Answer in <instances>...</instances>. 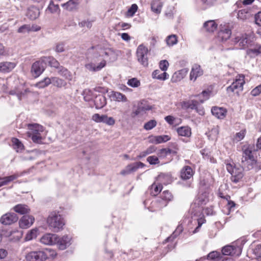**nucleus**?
Here are the masks:
<instances>
[{"label": "nucleus", "mask_w": 261, "mask_h": 261, "mask_svg": "<svg viewBox=\"0 0 261 261\" xmlns=\"http://www.w3.org/2000/svg\"><path fill=\"white\" fill-rule=\"evenodd\" d=\"M208 201V196L206 193H204L198 196L194 203H192L189 211L191 215V217H198L199 218L196 220L198 226L193 231L192 233H195L199 231V229L201 225L204 223L205 220L202 215V205L205 204Z\"/></svg>", "instance_id": "1"}, {"label": "nucleus", "mask_w": 261, "mask_h": 261, "mask_svg": "<svg viewBox=\"0 0 261 261\" xmlns=\"http://www.w3.org/2000/svg\"><path fill=\"white\" fill-rule=\"evenodd\" d=\"M87 59L88 62L85 64V67L89 71L97 72L106 66V60L101 57L95 46L88 49Z\"/></svg>", "instance_id": "2"}, {"label": "nucleus", "mask_w": 261, "mask_h": 261, "mask_svg": "<svg viewBox=\"0 0 261 261\" xmlns=\"http://www.w3.org/2000/svg\"><path fill=\"white\" fill-rule=\"evenodd\" d=\"M27 126V136L31 138L33 142L41 143L45 138L46 132L43 126L38 123H30L28 124Z\"/></svg>", "instance_id": "3"}, {"label": "nucleus", "mask_w": 261, "mask_h": 261, "mask_svg": "<svg viewBox=\"0 0 261 261\" xmlns=\"http://www.w3.org/2000/svg\"><path fill=\"white\" fill-rule=\"evenodd\" d=\"M47 223L54 232H59L63 229L65 221L62 215L59 212H51L47 218Z\"/></svg>", "instance_id": "4"}, {"label": "nucleus", "mask_w": 261, "mask_h": 261, "mask_svg": "<svg viewBox=\"0 0 261 261\" xmlns=\"http://www.w3.org/2000/svg\"><path fill=\"white\" fill-rule=\"evenodd\" d=\"M97 51L101 57L107 61L111 62L115 61L119 56V51L115 50L112 48H102L100 46H95Z\"/></svg>", "instance_id": "5"}, {"label": "nucleus", "mask_w": 261, "mask_h": 261, "mask_svg": "<svg viewBox=\"0 0 261 261\" xmlns=\"http://www.w3.org/2000/svg\"><path fill=\"white\" fill-rule=\"evenodd\" d=\"M50 249H46L43 251H31L25 256L27 261H45L50 255L53 253Z\"/></svg>", "instance_id": "6"}, {"label": "nucleus", "mask_w": 261, "mask_h": 261, "mask_svg": "<svg viewBox=\"0 0 261 261\" xmlns=\"http://www.w3.org/2000/svg\"><path fill=\"white\" fill-rule=\"evenodd\" d=\"M253 39L254 35L253 34H245L241 37H236L232 40V43L237 45L236 47L237 48L243 49L247 47L253 41Z\"/></svg>", "instance_id": "7"}, {"label": "nucleus", "mask_w": 261, "mask_h": 261, "mask_svg": "<svg viewBox=\"0 0 261 261\" xmlns=\"http://www.w3.org/2000/svg\"><path fill=\"white\" fill-rule=\"evenodd\" d=\"M229 173L231 180L235 183L239 182L243 177V169L239 165L233 166L229 163Z\"/></svg>", "instance_id": "8"}, {"label": "nucleus", "mask_w": 261, "mask_h": 261, "mask_svg": "<svg viewBox=\"0 0 261 261\" xmlns=\"http://www.w3.org/2000/svg\"><path fill=\"white\" fill-rule=\"evenodd\" d=\"M242 243L240 240H237L229 245V261L236 260L242 253Z\"/></svg>", "instance_id": "9"}, {"label": "nucleus", "mask_w": 261, "mask_h": 261, "mask_svg": "<svg viewBox=\"0 0 261 261\" xmlns=\"http://www.w3.org/2000/svg\"><path fill=\"white\" fill-rule=\"evenodd\" d=\"M244 83V76L239 75L236 77L234 81L229 86V90H230L234 95H236L238 96L243 90Z\"/></svg>", "instance_id": "10"}, {"label": "nucleus", "mask_w": 261, "mask_h": 261, "mask_svg": "<svg viewBox=\"0 0 261 261\" xmlns=\"http://www.w3.org/2000/svg\"><path fill=\"white\" fill-rule=\"evenodd\" d=\"M148 51L147 47L143 44L139 45L137 49L136 54L138 60L144 66L148 65Z\"/></svg>", "instance_id": "11"}, {"label": "nucleus", "mask_w": 261, "mask_h": 261, "mask_svg": "<svg viewBox=\"0 0 261 261\" xmlns=\"http://www.w3.org/2000/svg\"><path fill=\"white\" fill-rule=\"evenodd\" d=\"M43 60V57H42L39 60L36 61L32 65L31 72L35 77L40 76L45 69V64Z\"/></svg>", "instance_id": "12"}, {"label": "nucleus", "mask_w": 261, "mask_h": 261, "mask_svg": "<svg viewBox=\"0 0 261 261\" xmlns=\"http://www.w3.org/2000/svg\"><path fill=\"white\" fill-rule=\"evenodd\" d=\"M173 195L168 191H164L161 195L159 198L157 199L159 208H162L166 206L168 203L173 199Z\"/></svg>", "instance_id": "13"}, {"label": "nucleus", "mask_w": 261, "mask_h": 261, "mask_svg": "<svg viewBox=\"0 0 261 261\" xmlns=\"http://www.w3.org/2000/svg\"><path fill=\"white\" fill-rule=\"evenodd\" d=\"M58 236L56 234L47 233L40 239V242L45 245L52 246L56 244Z\"/></svg>", "instance_id": "14"}, {"label": "nucleus", "mask_w": 261, "mask_h": 261, "mask_svg": "<svg viewBox=\"0 0 261 261\" xmlns=\"http://www.w3.org/2000/svg\"><path fill=\"white\" fill-rule=\"evenodd\" d=\"M18 219L17 215L14 213H8L2 216L0 222L4 225H10L16 222Z\"/></svg>", "instance_id": "15"}, {"label": "nucleus", "mask_w": 261, "mask_h": 261, "mask_svg": "<svg viewBox=\"0 0 261 261\" xmlns=\"http://www.w3.org/2000/svg\"><path fill=\"white\" fill-rule=\"evenodd\" d=\"M15 62L3 61L0 62V72L7 73L11 72L16 66Z\"/></svg>", "instance_id": "16"}, {"label": "nucleus", "mask_w": 261, "mask_h": 261, "mask_svg": "<svg viewBox=\"0 0 261 261\" xmlns=\"http://www.w3.org/2000/svg\"><path fill=\"white\" fill-rule=\"evenodd\" d=\"M56 244L61 250H64L67 247L71 244V238L67 235H65L62 237L58 236Z\"/></svg>", "instance_id": "17"}, {"label": "nucleus", "mask_w": 261, "mask_h": 261, "mask_svg": "<svg viewBox=\"0 0 261 261\" xmlns=\"http://www.w3.org/2000/svg\"><path fill=\"white\" fill-rule=\"evenodd\" d=\"M153 107L150 105L149 102L145 100H141L138 104L137 110L134 112L135 115H138L142 112L151 110Z\"/></svg>", "instance_id": "18"}, {"label": "nucleus", "mask_w": 261, "mask_h": 261, "mask_svg": "<svg viewBox=\"0 0 261 261\" xmlns=\"http://www.w3.org/2000/svg\"><path fill=\"white\" fill-rule=\"evenodd\" d=\"M35 218L33 216L30 215L23 216L19 220V226L22 228H28L34 223Z\"/></svg>", "instance_id": "19"}, {"label": "nucleus", "mask_w": 261, "mask_h": 261, "mask_svg": "<svg viewBox=\"0 0 261 261\" xmlns=\"http://www.w3.org/2000/svg\"><path fill=\"white\" fill-rule=\"evenodd\" d=\"M188 69L187 68H183L181 70H178L174 73L173 74L171 81L173 83H176L183 79L187 74Z\"/></svg>", "instance_id": "20"}, {"label": "nucleus", "mask_w": 261, "mask_h": 261, "mask_svg": "<svg viewBox=\"0 0 261 261\" xmlns=\"http://www.w3.org/2000/svg\"><path fill=\"white\" fill-rule=\"evenodd\" d=\"M227 110L221 107H213L211 109L212 114L218 119H223L226 115Z\"/></svg>", "instance_id": "21"}, {"label": "nucleus", "mask_w": 261, "mask_h": 261, "mask_svg": "<svg viewBox=\"0 0 261 261\" xmlns=\"http://www.w3.org/2000/svg\"><path fill=\"white\" fill-rule=\"evenodd\" d=\"M203 71L199 65L195 64L193 66L190 74L191 80L195 81L196 79L202 75Z\"/></svg>", "instance_id": "22"}, {"label": "nucleus", "mask_w": 261, "mask_h": 261, "mask_svg": "<svg viewBox=\"0 0 261 261\" xmlns=\"http://www.w3.org/2000/svg\"><path fill=\"white\" fill-rule=\"evenodd\" d=\"M151 10L155 14L159 15L161 13L163 6L160 0H153L150 3Z\"/></svg>", "instance_id": "23"}, {"label": "nucleus", "mask_w": 261, "mask_h": 261, "mask_svg": "<svg viewBox=\"0 0 261 261\" xmlns=\"http://www.w3.org/2000/svg\"><path fill=\"white\" fill-rule=\"evenodd\" d=\"M256 160L254 158L248 159H242V163L243 166L247 170H251L256 165Z\"/></svg>", "instance_id": "24"}, {"label": "nucleus", "mask_w": 261, "mask_h": 261, "mask_svg": "<svg viewBox=\"0 0 261 261\" xmlns=\"http://www.w3.org/2000/svg\"><path fill=\"white\" fill-rule=\"evenodd\" d=\"M40 15V11L38 8L34 6H31L28 8L27 16L32 20L37 19Z\"/></svg>", "instance_id": "25"}, {"label": "nucleus", "mask_w": 261, "mask_h": 261, "mask_svg": "<svg viewBox=\"0 0 261 261\" xmlns=\"http://www.w3.org/2000/svg\"><path fill=\"white\" fill-rule=\"evenodd\" d=\"M94 102L96 109H101L107 103L106 98L102 94H98L95 97Z\"/></svg>", "instance_id": "26"}, {"label": "nucleus", "mask_w": 261, "mask_h": 261, "mask_svg": "<svg viewBox=\"0 0 261 261\" xmlns=\"http://www.w3.org/2000/svg\"><path fill=\"white\" fill-rule=\"evenodd\" d=\"M57 72L60 75L64 77L69 81H72L73 79V74L71 72L63 66L59 67Z\"/></svg>", "instance_id": "27"}, {"label": "nucleus", "mask_w": 261, "mask_h": 261, "mask_svg": "<svg viewBox=\"0 0 261 261\" xmlns=\"http://www.w3.org/2000/svg\"><path fill=\"white\" fill-rule=\"evenodd\" d=\"M193 174L194 172L192 169L188 166L184 167L180 172L181 177L184 179H190L193 176Z\"/></svg>", "instance_id": "28"}, {"label": "nucleus", "mask_w": 261, "mask_h": 261, "mask_svg": "<svg viewBox=\"0 0 261 261\" xmlns=\"http://www.w3.org/2000/svg\"><path fill=\"white\" fill-rule=\"evenodd\" d=\"M176 132L179 136L189 138L192 134L191 128L188 126H184L178 127Z\"/></svg>", "instance_id": "29"}, {"label": "nucleus", "mask_w": 261, "mask_h": 261, "mask_svg": "<svg viewBox=\"0 0 261 261\" xmlns=\"http://www.w3.org/2000/svg\"><path fill=\"white\" fill-rule=\"evenodd\" d=\"M43 60L45 64L48 63L49 65L52 67L57 68L58 70L61 66L60 65L59 62L53 57H42Z\"/></svg>", "instance_id": "30"}, {"label": "nucleus", "mask_w": 261, "mask_h": 261, "mask_svg": "<svg viewBox=\"0 0 261 261\" xmlns=\"http://www.w3.org/2000/svg\"><path fill=\"white\" fill-rule=\"evenodd\" d=\"M243 157L242 159H248L254 158L252 155V151L256 150L253 149L251 145H244L242 148Z\"/></svg>", "instance_id": "31"}, {"label": "nucleus", "mask_w": 261, "mask_h": 261, "mask_svg": "<svg viewBox=\"0 0 261 261\" xmlns=\"http://www.w3.org/2000/svg\"><path fill=\"white\" fill-rule=\"evenodd\" d=\"M13 210L18 214L21 215L29 213L30 209L28 205L25 204H19L15 205L13 207Z\"/></svg>", "instance_id": "32"}, {"label": "nucleus", "mask_w": 261, "mask_h": 261, "mask_svg": "<svg viewBox=\"0 0 261 261\" xmlns=\"http://www.w3.org/2000/svg\"><path fill=\"white\" fill-rule=\"evenodd\" d=\"M218 27V24L214 20H208L204 23L203 28L205 30L208 32H213L215 31Z\"/></svg>", "instance_id": "33"}, {"label": "nucleus", "mask_w": 261, "mask_h": 261, "mask_svg": "<svg viewBox=\"0 0 261 261\" xmlns=\"http://www.w3.org/2000/svg\"><path fill=\"white\" fill-rule=\"evenodd\" d=\"M152 76L153 79H156L158 80L165 81L166 79H168L169 75L166 72H161L159 70H154L152 73Z\"/></svg>", "instance_id": "34"}, {"label": "nucleus", "mask_w": 261, "mask_h": 261, "mask_svg": "<svg viewBox=\"0 0 261 261\" xmlns=\"http://www.w3.org/2000/svg\"><path fill=\"white\" fill-rule=\"evenodd\" d=\"M111 97L114 100L118 102H126L127 100V99L125 95L118 92H112Z\"/></svg>", "instance_id": "35"}, {"label": "nucleus", "mask_w": 261, "mask_h": 261, "mask_svg": "<svg viewBox=\"0 0 261 261\" xmlns=\"http://www.w3.org/2000/svg\"><path fill=\"white\" fill-rule=\"evenodd\" d=\"M51 79V84L58 88L65 87L67 85L66 82L63 79L58 77H52Z\"/></svg>", "instance_id": "36"}, {"label": "nucleus", "mask_w": 261, "mask_h": 261, "mask_svg": "<svg viewBox=\"0 0 261 261\" xmlns=\"http://www.w3.org/2000/svg\"><path fill=\"white\" fill-rule=\"evenodd\" d=\"M219 195L220 197L225 199L227 201V205L228 204V200L227 199L228 189L226 184L220 186L219 189Z\"/></svg>", "instance_id": "37"}, {"label": "nucleus", "mask_w": 261, "mask_h": 261, "mask_svg": "<svg viewBox=\"0 0 261 261\" xmlns=\"http://www.w3.org/2000/svg\"><path fill=\"white\" fill-rule=\"evenodd\" d=\"M12 147L16 152H21L24 148L22 143L17 138H13L12 139Z\"/></svg>", "instance_id": "38"}, {"label": "nucleus", "mask_w": 261, "mask_h": 261, "mask_svg": "<svg viewBox=\"0 0 261 261\" xmlns=\"http://www.w3.org/2000/svg\"><path fill=\"white\" fill-rule=\"evenodd\" d=\"M220 255V252L217 251H213L208 254L207 259L216 260V261H226V258H222Z\"/></svg>", "instance_id": "39"}, {"label": "nucleus", "mask_w": 261, "mask_h": 261, "mask_svg": "<svg viewBox=\"0 0 261 261\" xmlns=\"http://www.w3.org/2000/svg\"><path fill=\"white\" fill-rule=\"evenodd\" d=\"M137 170V166L134 163L127 165L123 170H122L120 174L122 175H125L131 173L136 171Z\"/></svg>", "instance_id": "40"}, {"label": "nucleus", "mask_w": 261, "mask_h": 261, "mask_svg": "<svg viewBox=\"0 0 261 261\" xmlns=\"http://www.w3.org/2000/svg\"><path fill=\"white\" fill-rule=\"evenodd\" d=\"M28 89H25L22 91L20 90L19 88H16L15 89L10 90L9 94L12 95H16L18 99L20 100L22 97L28 92Z\"/></svg>", "instance_id": "41"}, {"label": "nucleus", "mask_w": 261, "mask_h": 261, "mask_svg": "<svg viewBox=\"0 0 261 261\" xmlns=\"http://www.w3.org/2000/svg\"><path fill=\"white\" fill-rule=\"evenodd\" d=\"M78 3V0H69L66 3L62 5V6L64 9L67 10H72L74 9Z\"/></svg>", "instance_id": "42"}, {"label": "nucleus", "mask_w": 261, "mask_h": 261, "mask_svg": "<svg viewBox=\"0 0 261 261\" xmlns=\"http://www.w3.org/2000/svg\"><path fill=\"white\" fill-rule=\"evenodd\" d=\"M162 189V186L160 184L154 183L150 187V194L152 196H156Z\"/></svg>", "instance_id": "43"}, {"label": "nucleus", "mask_w": 261, "mask_h": 261, "mask_svg": "<svg viewBox=\"0 0 261 261\" xmlns=\"http://www.w3.org/2000/svg\"><path fill=\"white\" fill-rule=\"evenodd\" d=\"M206 134L209 140L215 141L217 140L219 134L218 128L217 127H214Z\"/></svg>", "instance_id": "44"}, {"label": "nucleus", "mask_w": 261, "mask_h": 261, "mask_svg": "<svg viewBox=\"0 0 261 261\" xmlns=\"http://www.w3.org/2000/svg\"><path fill=\"white\" fill-rule=\"evenodd\" d=\"M18 177L17 175H12L9 176L5 177L4 178H0V187L7 185L10 182L16 179Z\"/></svg>", "instance_id": "45"}, {"label": "nucleus", "mask_w": 261, "mask_h": 261, "mask_svg": "<svg viewBox=\"0 0 261 261\" xmlns=\"http://www.w3.org/2000/svg\"><path fill=\"white\" fill-rule=\"evenodd\" d=\"M159 179L165 185L169 184L172 181V178L170 174L162 173L159 176Z\"/></svg>", "instance_id": "46"}, {"label": "nucleus", "mask_w": 261, "mask_h": 261, "mask_svg": "<svg viewBox=\"0 0 261 261\" xmlns=\"http://www.w3.org/2000/svg\"><path fill=\"white\" fill-rule=\"evenodd\" d=\"M51 84V79L49 77H45L43 80L38 82L35 86L38 88H44L47 87Z\"/></svg>", "instance_id": "47"}, {"label": "nucleus", "mask_w": 261, "mask_h": 261, "mask_svg": "<svg viewBox=\"0 0 261 261\" xmlns=\"http://www.w3.org/2000/svg\"><path fill=\"white\" fill-rule=\"evenodd\" d=\"M218 40L220 42H226L228 39V32L219 31L218 33Z\"/></svg>", "instance_id": "48"}, {"label": "nucleus", "mask_w": 261, "mask_h": 261, "mask_svg": "<svg viewBox=\"0 0 261 261\" xmlns=\"http://www.w3.org/2000/svg\"><path fill=\"white\" fill-rule=\"evenodd\" d=\"M156 148L154 146H149L146 150L140 152V154L138 156L139 159L144 158L147 155L151 154L155 151Z\"/></svg>", "instance_id": "49"}, {"label": "nucleus", "mask_w": 261, "mask_h": 261, "mask_svg": "<svg viewBox=\"0 0 261 261\" xmlns=\"http://www.w3.org/2000/svg\"><path fill=\"white\" fill-rule=\"evenodd\" d=\"M210 93L209 91H203L200 94L195 95V96L198 97L199 102L202 103L209 98Z\"/></svg>", "instance_id": "50"}, {"label": "nucleus", "mask_w": 261, "mask_h": 261, "mask_svg": "<svg viewBox=\"0 0 261 261\" xmlns=\"http://www.w3.org/2000/svg\"><path fill=\"white\" fill-rule=\"evenodd\" d=\"M101 122L108 125H113L115 123V120L112 117H109L107 115H102Z\"/></svg>", "instance_id": "51"}, {"label": "nucleus", "mask_w": 261, "mask_h": 261, "mask_svg": "<svg viewBox=\"0 0 261 261\" xmlns=\"http://www.w3.org/2000/svg\"><path fill=\"white\" fill-rule=\"evenodd\" d=\"M38 229L37 228L32 229L30 230L25 236V240L27 241H30L34 238H35L38 234Z\"/></svg>", "instance_id": "52"}, {"label": "nucleus", "mask_w": 261, "mask_h": 261, "mask_svg": "<svg viewBox=\"0 0 261 261\" xmlns=\"http://www.w3.org/2000/svg\"><path fill=\"white\" fill-rule=\"evenodd\" d=\"M250 13L246 9H242L238 12V18L242 20H245L250 17Z\"/></svg>", "instance_id": "53"}, {"label": "nucleus", "mask_w": 261, "mask_h": 261, "mask_svg": "<svg viewBox=\"0 0 261 261\" xmlns=\"http://www.w3.org/2000/svg\"><path fill=\"white\" fill-rule=\"evenodd\" d=\"M166 41L168 45L173 46L177 42V37L175 35H169L166 38Z\"/></svg>", "instance_id": "54"}, {"label": "nucleus", "mask_w": 261, "mask_h": 261, "mask_svg": "<svg viewBox=\"0 0 261 261\" xmlns=\"http://www.w3.org/2000/svg\"><path fill=\"white\" fill-rule=\"evenodd\" d=\"M157 124V122L155 120H150L145 123L144 125V128L146 130H149L155 127Z\"/></svg>", "instance_id": "55"}, {"label": "nucleus", "mask_w": 261, "mask_h": 261, "mask_svg": "<svg viewBox=\"0 0 261 261\" xmlns=\"http://www.w3.org/2000/svg\"><path fill=\"white\" fill-rule=\"evenodd\" d=\"M170 139L168 135L156 136V144L166 142Z\"/></svg>", "instance_id": "56"}, {"label": "nucleus", "mask_w": 261, "mask_h": 261, "mask_svg": "<svg viewBox=\"0 0 261 261\" xmlns=\"http://www.w3.org/2000/svg\"><path fill=\"white\" fill-rule=\"evenodd\" d=\"M84 99L86 101H90L92 99V91L88 89H85L83 91Z\"/></svg>", "instance_id": "57"}, {"label": "nucleus", "mask_w": 261, "mask_h": 261, "mask_svg": "<svg viewBox=\"0 0 261 261\" xmlns=\"http://www.w3.org/2000/svg\"><path fill=\"white\" fill-rule=\"evenodd\" d=\"M248 54L254 55H258L261 54V46L257 45L253 48H251L248 50Z\"/></svg>", "instance_id": "58"}, {"label": "nucleus", "mask_w": 261, "mask_h": 261, "mask_svg": "<svg viewBox=\"0 0 261 261\" xmlns=\"http://www.w3.org/2000/svg\"><path fill=\"white\" fill-rule=\"evenodd\" d=\"M220 254L222 258H226V260H228V245H226L222 248Z\"/></svg>", "instance_id": "59"}, {"label": "nucleus", "mask_w": 261, "mask_h": 261, "mask_svg": "<svg viewBox=\"0 0 261 261\" xmlns=\"http://www.w3.org/2000/svg\"><path fill=\"white\" fill-rule=\"evenodd\" d=\"M54 48L56 52L62 53L65 50V44L63 42H58L56 44Z\"/></svg>", "instance_id": "60"}, {"label": "nucleus", "mask_w": 261, "mask_h": 261, "mask_svg": "<svg viewBox=\"0 0 261 261\" xmlns=\"http://www.w3.org/2000/svg\"><path fill=\"white\" fill-rule=\"evenodd\" d=\"M127 84L132 87H138L140 85V82L136 78H132L127 82Z\"/></svg>", "instance_id": "61"}, {"label": "nucleus", "mask_w": 261, "mask_h": 261, "mask_svg": "<svg viewBox=\"0 0 261 261\" xmlns=\"http://www.w3.org/2000/svg\"><path fill=\"white\" fill-rule=\"evenodd\" d=\"M147 162L151 165H156L160 163L158 158L155 155L149 156L147 158Z\"/></svg>", "instance_id": "62"}, {"label": "nucleus", "mask_w": 261, "mask_h": 261, "mask_svg": "<svg viewBox=\"0 0 261 261\" xmlns=\"http://www.w3.org/2000/svg\"><path fill=\"white\" fill-rule=\"evenodd\" d=\"M245 133V130H241L240 132L237 133L233 138L234 141L239 142L242 140L244 138Z\"/></svg>", "instance_id": "63"}, {"label": "nucleus", "mask_w": 261, "mask_h": 261, "mask_svg": "<svg viewBox=\"0 0 261 261\" xmlns=\"http://www.w3.org/2000/svg\"><path fill=\"white\" fill-rule=\"evenodd\" d=\"M254 253L259 261H261V245L256 246L254 250Z\"/></svg>", "instance_id": "64"}]
</instances>
